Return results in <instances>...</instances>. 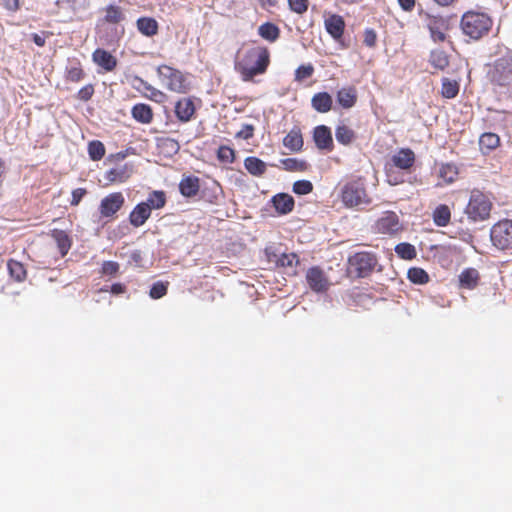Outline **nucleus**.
Instances as JSON below:
<instances>
[{
  "label": "nucleus",
  "mask_w": 512,
  "mask_h": 512,
  "mask_svg": "<svg viewBox=\"0 0 512 512\" xmlns=\"http://www.w3.org/2000/svg\"><path fill=\"white\" fill-rule=\"evenodd\" d=\"M270 64L269 50L264 46L243 47L237 52L235 70L241 79L250 82L257 75L264 74Z\"/></svg>",
  "instance_id": "1"
},
{
  "label": "nucleus",
  "mask_w": 512,
  "mask_h": 512,
  "mask_svg": "<svg viewBox=\"0 0 512 512\" xmlns=\"http://www.w3.org/2000/svg\"><path fill=\"white\" fill-rule=\"evenodd\" d=\"M488 78L499 93L512 92V53L496 58L488 69Z\"/></svg>",
  "instance_id": "2"
},
{
  "label": "nucleus",
  "mask_w": 512,
  "mask_h": 512,
  "mask_svg": "<svg viewBox=\"0 0 512 512\" xmlns=\"http://www.w3.org/2000/svg\"><path fill=\"white\" fill-rule=\"evenodd\" d=\"M493 209L492 194L485 193L480 189H472L468 203L465 207V214L473 222L488 220Z\"/></svg>",
  "instance_id": "3"
},
{
  "label": "nucleus",
  "mask_w": 512,
  "mask_h": 512,
  "mask_svg": "<svg viewBox=\"0 0 512 512\" xmlns=\"http://www.w3.org/2000/svg\"><path fill=\"white\" fill-rule=\"evenodd\" d=\"M340 199L345 207L354 208L371 203L365 182L362 178L351 179L345 182L340 190Z\"/></svg>",
  "instance_id": "4"
},
{
  "label": "nucleus",
  "mask_w": 512,
  "mask_h": 512,
  "mask_svg": "<svg viewBox=\"0 0 512 512\" xmlns=\"http://www.w3.org/2000/svg\"><path fill=\"white\" fill-rule=\"evenodd\" d=\"M491 27L492 19L485 13L468 11L461 19L463 33L474 40H478L486 35Z\"/></svg>",
  "instance_id": "5"
},
{
  "label": "nucleus",
  "mask_w": 512,
  "mask_h": 512,
  "mask_svg": "<svg viewBox=\"0 0 512 512\" xmlns=\"http://www.w3.org/2000/svg\"><path fill=\"white\" fill-rule=\"evenodd\" d=\"M157 73L162 85L169 91L184 94L190 89L187 78L178 69L168 65H160L157 68Z\"/></svg>",
  "instance_id": "6"
},
{
  "label": "nucleus",
  "mask_w": 512,
  "mask_h": 512,
  "mask_svg": "<svg viewBox=\"0 0 512 512\" xmlns=\"http://www.w3.org/2000/svg\"><path fill=\"white\" fill-rule=\"evenodd\" d=\"M377 263V256L373 252H356L348 258V270L357 278H365L374 271Z\"/></svg>",
  "instance_id": "7"
},
{
  "label": "nucleus",
  "mask_w": 512,
  "mask_h": 512,
  "mask_svg": "<svg viewBox=\"0 0 512 512\" xmlns=\"http://www.w3.org/2000/svg\"><path fill=\"white\" fill-rule=\"evenodd\" d=\"M492 245L501 251L512 250V220L503 219L490 230Z\"/></svg>",
  "instance_id": "8"
},
{
  "label": "nucleus",
  "mask_w": 512,
  "mask_h": 512,
  "mask_svg": "<svg viewBox=\"0 0 512 512\" xmlns=\"http://www.w3.org/2000/svg\"><path fill=\"white\" fill-rule=\"evenodd\" d=\"M102 16L97 21V27L108 26L117 31L122 26L121 35L124 34L123 23L126 22V10L116 3H110L101 9Z\"/></svg>",
  "instance_id": "9"
},
{
  "label": "nucleus",
  "mask_w": 512,
  "mask_h": 512,
  "mask_svg": "<svg viewBox=\"0 0 512 512\" xmlns=\"http://www.w3.org/2000/svg\"><path fill=\"white\" fill-rule=\"evenodd\" d=\"M375 233L383 235H395L402 230V224L394 211H385L373 225Z\"/></svg>",
  "instance_id": "10"
},
{
  "label": "nucleus",
  "mask_w": 512,
  "mask_h": 512,
  "mask_svg": "<svg viewBox=\"0 0 512 512\" xmlns=\"http://www.w3.org/2000/svg\"><path fill=\"white\" fill-rule=\"evenodd\" d=\"M125 198L121 192H113L105 196L99 204L101 219H114L117 212L122 209Z\"/></svg>",
  "instance_id": "11"
},
{
  "label": "nucleus",
  "mask_w": 512,
  "mask_h": 512,
  "mask_svg": "<svg viewBox=\"0 0 512 512\" xmlns=\"http://www.w3.org/2000/svg\"><path fill=\"white\" fill-rule=\"evenodd\" d=\"M265 254L268 262L275 264L276 267L288 269L292 274H296V267L300 262L296 253H277L272 248H266Z\"/></svg>",
  "instance_id": "12"
},
{
  "label": "nucleus",
  "mask_w": 512,
  "mask_h": 512,
  "mask_svg": "<svg viewBox=\"0 0 512 512\" xmlns=\"http://www.w3.org/2000/svg\"><path fill=\"white\" fill-rule=\"evenodd\" d=\"M306 281L309 288L316 293H325L330 288V281L319 266H313L306 272Z\"/></svg>",
  "instance_id": "13"
},
{
  "label": "nucleus",
  "mask_w": 512,
  "mask_h": 512,
  "mask_svg": "<svg viewBox=\"0 0 512 512\" xmlns=\"http://www.w3.org/2000/svg\"><path fill=\"white\" fill-rule=\"evenodd\" d=\"M313 140L319 150L331 152L334 149L332 132L326 125H318L313 129Z\"/></svg>",
  "instance_id": "14"
},
{
  "label": "nucleus",
  "mask_w": 512,
  "mask_h": 512,
  "mask_svg": "<svg viewBox=\"0 0 512 512\" xmlns=\"http://www.w3.org/2000/svg\"><path fill=\"white\" fill-rule=\"evenodd\" d=\"M174 113L176 118L182 123L191 121L196 113V106L193 98L184 97L179 99L175 103Z\"/></svg>",
  "instance_id": "15"
},
{
  "label": "nucleus",
  "mask_w": 512,
  "mask_h": 512,
  "mask_svg": "<svg viewBox=\"0 0 512 512\" xmlns=\"http://www.w3.org/2000/svg\"><path fill=\"white\" fill-rule=\"evenodd\" d=\"M415 161L416 155L410 148H401L391 157L392 165L405 171L410 170L414 166Z\"/></svg>",
  "instance_id": "16"
},
{
  "label": "nucleus",
  "mask_w": 512,
  "mask_h": 512,
  "mask_svg": "<svg viewBox=\"0 0 512 512\" xmlns=\"http://www.w3.org/2000/svg\"><path fill=\"white\" fill-rule=\"evenodd\" d=\"M131 174L132 169L128 165L111 168L103 175L104 186L124 183L130 178Z\"/></svg>",
  "instance_id": "17"
},
{
  "label": "nucleus",
  "mask_w": 512,
  "mask_h": 512,
  "mask_svg": "<svg viewBox=\"0 0 512 512\" xmlns=\"http://www.w3.org/2000/svg\"><path fill=\"white\" fill-rule=\"evenodd\" d=\"M480 279V273L476 268H465L458 275V287L464 290H474L478 287Z\"/></svg>",
  "instance_id": "18"
},
{
  "label": "nucleus",
  "mask_w": 512,
  "mask_h": 512,
  "mask_svg": "<svg viewBox=\"0 0 512 512\" xmlns=\"http://www.w3.org/2000/svg\"><path fill=\"white\" fill-rule=\"evenodd\" d=\"M93 62L106 72L113 71L117 66V58L105 49L97 48L92 53Z\"/></svg>",
  "instance_id": "19"
},
{
  "label": "nucleus",
  "mask_w": 512,
  "mask_h": 512,
  "mask_svg": "<svg viewBox=\"0 0 512 512\" xmlns=\"http://www.w3.org/2000/svg\"><path fill=\"white\" fill-rule=\"evenodd\" d=\"M324 26L327 33L334 39L342 38L345 31V21L342 16L332 14L324 20Z\"/></svg>",
  "instance_id": "20"
},
{
  "label": "nucleus",
  "mask_w": 512,
  "mask_h": 512,
  "mask_svg": "<svg viewBox=\"0 0 512 512\" xmlns=\"http://www.w3.org/2000/svg\"><path fill=\"white\" fill-rule=\"evenodd\" d=\"M271 203L279 215H286L293 211L294 198L287 193H278L271 199Z\"/></svg>",
  "instance_id": "21"
},
{
  "label": "nucleus",
  "mask_w": 512,
  "mask_h": 512,
  "mask_svg": "<svg viewBox=\"0 0 512 512\" xmlns=\"http://www.w3.org/2000/svg\"><path fill=\"white\" fill-rule=\"evenodd\" d=\"M200 190V179L197 176H184L179 183V191L186 198L195 197Z\"/></svg>",
  "instance_id": "22"
},
{
  "label": "nucleus",
  "mask_w": 512,
  "mask_h": 512,
  "mask_svg": "<svg viewBox=\"0 0 512 512\" xmlns=\"http://www.w3.org/2000/svg\"><path fill=\"white\" fill-rule=\"evenodd\" d=\"M283 145L291 152H299L304 145L303 136L299 127H293L283 138Z\"/></svg>",
  "instance_id": "23"
},
{
  "label": "nucleus",
  "mask_w": 512,
  "mask_h": 512,
  "mask_svg": "<svg viewBox=\"0 0 512 512\" xmlns=\"http://www.w3.org/2000/svg\"><path fill=\"white\" fill-rule=\"evenodd\" d=\"M151 211L144 205V203H138L133 210L129 214V222L130 224L138 228L146 223V221L150 218Z\"/></svg>",
  "instance_id": "24"
},
{
  "label": "nucleus",
  "mask_w": 512,
  "mask_h": 512,
  "mask_svg": "<svg viewBox=\"0 0 512 512\" xmlns=\"http://www.w3.org/2000/svg\"><path fill=\"white\" fill-rule=\"evenodd\" d=\"M86 77L82 63L78 59H74L65 68L64 78L67 82L79 83Z\"/></svg>",
  "instance_id": "25"
},
{
  "label": "nucleus",
  "mask_w": 512,
  "mask_h": 512,
  "mask_svg": "<svg viewBox=\"0 0 512 512\" xmlns=\"http://www.w3.org/2000/svg\"><path fill=\"white\" fill-rule=\"evenodd\" d=\"M427 27L435 42H443L446 39L445 21L442 18L429 17Z\"/></svg>",
  "instance_id": "26"
},
{
  "label": "nucleus",
  "mask_w": 512,
  "mask_h": 512,
  "mask_svg": "<svg viewBox=\"0 0 512 512\" xmlns=\"http://www.w3.org/2000/svg\"><path fill=\"white\" fill-rule=\"evenodd\" d=\"M337 102L344 109L352 108L357 102V91L355 87H344L337 92Z\"/></svg>",
  "instance_id": "27"
},
{
  "label": "nucleus",
  "mask_w": 512,
  "mask_h": 512,
  "mask_svg": "<svg viewBox=\"0 0 512 512\" xmlns=\"http://www.w3.org/2000/svg\"><path fill=\"white\" fill-rule=\"evenodd\" d=\"M333 99L327 92H318L311 99L312 107L319 113H327L331 110Z\"/></svg>",
  "instance_id": "28"
},
{
  "label": "nucleus",
  "mask_w": 512,
  "mask_h": 512,
  "mask_svg": "<svg viewBox=\"0 0 512 512\" xmlns=\"http://www.w3.org/2000/svg\"><path fill=\"white\" fill-rule=\"evenodd\" d=\"M500 146V137L496 133L485 132L479 138V148L482 154L487 155Z\"/></svg>",
  "instance_id": "29"
},
{
  "label": "nucleus",
  "mask_w": 512,
  "mask_h": 512,
  "mask_svg": "<svg viewBox=\"0 0 512 512\" xmlns=\"http://www.w3.org/2000/svg\"><path fill=\"white\" fill-rule=\"evenodd\" d=\"M132 117L139 123L150 124L153 120L152 108L144 103H138L131 109Z\"/></svg>",
  "instance_id": "30"
},
{
  "label": "nucleus",
  "mask_w": 512,
  "mask_h": 512,
  "mask_svg": "<svg viewBox=\"0 0 512 512\" xmlns=\"http://www.w3.org/2000/svg\"><path fill=\"white\" fill-rule=\"evenodd\" d=\"M244 167L249 174L262 177L267 171L266 163L258 157L249 156L244 159Z\"/></svg>",
  "instance_id": "31"
},
{
  "label": "nucleus",
  "mask_w": 512,
  "mask_h": 512,
  "mask_svg": "<svg viewBox=\"0 0 512 512\" xmlns=\"http://www.w3.org/2000/svg\"><path fill=\"white\" fill-rule=\"evenodd\" d=\"M136 26L138 31L147 37L155 36L159 30L158 22L152 17H140Z\"/></svg>",
  "instance_id": "32"
},
{
  "label": "nucleus",
  "mask_w": 512,
  "mask_h": 512,
  "mask_svg": "<svg viewBox=\"0 0 512 512\" xmlns=\"http://www.w3.org/2000/svg\"><path fill=\"white\" fill-rule=\"evenodd\" d=\"M51 236L56 242L61 256H66L72 245V240L69 235L64 230L54 229L52 230Z\"/></svg>",
  "instance_id": "33"
},
{
  "label": "nucleus",
  "mask_w": 512,
  "mask_h": 512,
  "mask_svg": "<svg viewBox=\"0 0 512 512\" xmlns=\"http://www.w3.org/2000/svg\"><path fill=\"white\" fill-rule=\"evenodd\" d=\"M167 202L166 193L162 190H154L149 193L146 201H143L144 205L148 207L150 211L159 210L165 207Z\"/></svg>",
  "instance_id": "34"
},
{
  "label": "nucleus",
  "mask_w": 512,
  "mask_h": 512,
  "mask_svg": "<svg viewBox=\"0 0 512 512\" xmlns=\"http://www.w3.org/2000/svg\"><path fill=\"white\" fill-rule=\"evenodd\" d=\"M438 176L442 180L439 185L452 184L457 179L458 168L452 163H443L440 165Z\"/></svg>",
  "instance_id": "35"
},
{
  "label": "nucleus",
  "mask_w": 512,
  "mask_h": 512,
  "mask_svg": "<svg viewBox=\"0 0 512 512\" xmlns=\"http://www.w3.org/2000/svg\"><path fill=\"white\" fill-rule=\"evenodd\" d=\"M335 137L338 143L344 146L352 144L357 138L355 131L345 124H340L336 127Z\"/></svg>",
  "instance_id": "36"
},
{
  "label": "nucleus",
  "mask_w": 512,
  "mask_h": 512,
  "mask_svg": "<svg viewBox=\"0 0 512 512\" xmlns=\"http://www.w3.org/2000/svg\"><path fill=\"white\" fill-rule=\"evenodd\" d=\"M432 218L436 226L446 227L451 221V210L446 204H440L434 209Z\"/></svg>",
  "instance_id": "37"
},
{
  "label": "nucleus",
  "mask_w": 512,
  "mask_h": 512,
  "mask_svg": "<svg viewBox=\"0 0 512 512\" xmlns=\"http://www.w3.org/2000/svg\"><path fill=\"white\" fill-rule=\"evenodd\" d=\"M10 276L17 282H22L27 277L25 266L20 261L10 259L7 263Z\"/></svg>",
  "instance_id": "38"
},
{
  "label": "nucleus",
  "mask_w": 512,
  "mask_h": 512,
  "mask_svg": "<svg viewBox=\"0 0 512 512\" xmlns=\"http://www.w3.org/2000/svg\"><path fill=\"white\" fill-rule=\"evenodd\" d=\"M259 35L270 42H274L279 37V28L270 22L263 23L258 28Z\"/></svg>",
  "instance_id": "39"
},
{
  "label": "nucleus",
  "mask_w": 512,
  "mask_h": 512,
  "mask_svg": "<svg viewBox=\"0 0 512 512\" xmlns=\"http://www.w3.org/2000/svg\"><path fill=\"white\" fill-rule=\"evenodd\" d=\"M429 62L439 70H444L449 66V57L443 50H434L430 54Z\"/></svg>",
  "instance_id": "40"
},
{
  "label": "nucleus",
  "mask_w": 512,
  "mask_h": 512,
  "mask_svg": "<svg viewBox=\"0 0 512 512\" xmlns=\"http://www.w3.org/2000/svg\"><path fill=\"white\" fill-rule=\"evenodd\" d=\"M407 277L413 284L424 285L429 282L428 273L420 267H412L407 272Z\"/></svg>",
  "instance_id": "41"
},
{
  "label": "nucleus",
  "mask_w": 512,
  "mask_h": 512,
  "mask_svg": "<svg viewBox=\"0 0 512 512\" xmlns=\"http://www.w3.org/2000/svg\"><path fill=\"white\" fill-rule=\"evenodd\" d=\"M459 93V84L455 80L444 78L442 81L441 95L444 98L452 99L455 98Z\"/></svg>",
  "instance_id": "42"
},
{
  "label": "nucleus",
  "mask_w": 512,
  "mask_h": 512,
  "mask_svg": "<svg viewBox=\"0 0 512 512\" xmlns=\"http://www.w3.org/2000/svg\"><path fill=\"white\" fill-rule=\"evenodd\" d=\"M143 86H144V92H143L144 97H146L152 101H155L157 103H163L166 101L167 95L164 92H162L161 90L151 86L147 82H143Z\"/></svg>",
  "instance_id": "43"
},
{
  "label": "nucleus",
  "mask_w": 512,
  "mask_h": 512,
  "mask_svg": "<svg viewBox=\"0 0 512 512\" xmlns=\"http://www.w3.org/2000/svg\"><path fill=\"white\" fill-rule=\"evenodd\" d=\"M281 164L286 171L303 172L307 170L308 164L305 160H298L296 158H285L281 160Z\"/></svg>",
  "instance_id": "44"
},
{
  "label": "nucleus",
  "mask_w": 512,
  "mask_h": 512,
  "mask_svg": "<svg viewBox=\"0 0 512 512\" xmlns=\"http://www.w3.org/2000/svg\"><path fill=\"white\" fill-rule=\"evenodd\" d=\"M105 146L99 140H93L88 144V154L91 160L99 161L105 155Z\"/></svg>",
  "instance_id": "45"
},
{
  "label": "nucleus",
  "mask_w": 512,
  "mask_h": 512,
  "mask_svg": "<svg viewBox=\"0 0 512 512\" xmlns=\"http://www.w3.org/2000/svg\"><path fill=\"white\" fill-rule=\"evenodd\" d=\"M396 254L405 260H411L416 257L415 247L410 243H399L395 247Z\"/></svg>",
  "instance_id": "46"
},
{
  "label": "nucleus",
  "mask_w": 512,
  "mask_h": 512,
  "mask_svg": "<svg viewBox=\"0 0 512 512\" xmlns=\"http://www.w3.org/2000/svg\"><path fill=\"white\" fill-rule=\"evenodd\" d=\"M217 158L223 163H233L235 161V150L229 146L221 145L217 150Z\"/></svg>",
  "instance_id": "47"
},
{
  "label": "nucleus",
  "mask_w": 512,
  "mask_h": 512,
  "mask_svg": "<svg viewBox=\"0 0 512 512\" xmlns=\"http://www.w3.org/2000/svg\"><path fill=\"white\" fill-rule=\"evenodd\" d=\"M168 282H162L158 281L153 283V285L150 288L149 296L152 299H160L164 297L167 294L168 291Z\"/></svg>",
  "instance_id": "48"
},
{
  "label": "nucleus",
  "mask_w": 512,
  "mask_h": 512,
  "mask_svg": "<svg viewBox=\"0 0 512 512\" xmlns=\"http://www.w3.org/2000/svg\"><path fill=\"white\" fill-rule=\"evenodd\" d=\"M314 73V67L312 64L300 65L295 70V81L302 82L310 78Z\"/></svg>",
  "instance_id": "49"
},
{
  "label": "nucleus",
  "mask_w": 512,
  "mask_h": 512,
  "mask_svg": "<svg viewBox=\"0 0 512 512\" xmlns=\"http://www.w3.org/2000/svg\"><path fill=\"white\" fill-rule=\"evenodd\" d=\"M292 190L298 195H307L312 192L313 184L309 180H298L294 182Z\"/></svg>",
  "instance_id": "50"
},
{
  "label": "nucleus",
  "mask_w": 512,
  "mask_h": 512,
  "mask_svg": "<svg viewBox=\"0 0 512 512\" xmlns=\"http://www.w3.org/2000/svg\"><path fill=\"white\" fill-rule=\"evenodd\" d=\"M291 11L297 14H304L308 10L309 0H288Z\"/></svg>",
  "instance_id": "51"
},
{
  "label": "nucleus",
  "mask_w": 512,
  "mask_h": 512,
  "mask_svg": "<svg viewBox=\"0 0 512 512\" xmlns=\"http://www.w3.org/2000/svg\"><path fill=\"white\" fill-rule=\"evenodd\" d=\"M95 92V88L93 84H87L83 86L76 94V98L80 101L87 102L89 101Z\"/></svg>",
  "instance_id": "52"
},
{
  "label": "nucleus",
  "mask_w": 512,
  "mask_h": 512,
  "mask_svg": "<svg viewBox=\"0 0 512 512\" xmlns=\"http://www.w3.org/2000/svg\"><path fill=\"white\" fill-rule=\"evenodd\" d=\"M363 43L369 48H374L377 44V33L372 28H367L363 33Z\"/></svg>",
  "instance_id": "53"
},
{
  "label": "nucleus",
  "mask_w": 512,
  "mask_h": 512,
  "mask_svg": "<svg viewBox=\"0 0 512 512\" xmlns=\"http://www.w3.org/2000/svg\"><path fill=\"white\" fill-rule=\"evenodd\" d=\"M120 269L119 263L115 261H104L101 267V272L104 275L115 276Z\"/></svg>",
  "instance_id": "54"
},
{
  "label": "nucleus",
  "mask_w": 512,
  "mask_h": 512,
  "mask_svg": "<svg viewBox=\"0 0 512 512\" xmlns=\"http://www.w3.org/2000/svg\"><path fill=\"white\" fill-rule=\"evenodd\" d=\"M255 128L252 124H244L235 135L238 139L249 140L254 136Z\"/></svg>",
  "instance_id": "55"
},
{
  "label": "nucleus",
  "mask_w": 512,
  "mask_h": 512,
  "mask_svg": "<svg viewBox=\"0 0 512 512\" xmlns=\"http://www.w3.org/2000/svg\"><path fill=\"white\" fill-rule=\"evenodd\" d=\"M86 194H87V190L85 188L74 189L71 193L70 205L78 206Z\"/></svg>",
  "instance_id": "56"
},
{
  "label": "nucleus",
  "mask_w": 512,
  "mask_h": 512,
  "mask_svg": "<svg viewBox=\"0 0 512 512\" xmlns=\"http://www.w3.org/2000/svg\"><path fill=\"white\" fill-rule=\"evenodd\" d=\"M0 5L10 12H16L20 8V0H0Z\"/></svg>",
  "instance_id": "57"
},
{
  "label": "nucleus",
  "mask_w": 512,
  "mask_h": 512,
  "mask_svg": "<svg viewBox=\"0 0 512 512\" xmlns=\"http://www.w3.org/2000/svg\"><path fill=\"white\" fill-rule=\"evenodd\" d=\"M400 7L407 12L414 9L416 0H398Z\"/></svg>",
  "instance_id": "58"
},
{
  "label": "nucleus",
  "mask_w": 512,
  "mask_h": 512,
  "mask_svg": "<svg viewBox=\"0 0 512 512\" xmlns=\"http://www.w3.org/2000/svg\"><path fill=\"white\" fill-rule=\"evenodd\" d=\"M127 291V287L122 283H114L110 288V292L115 295L123 294Z\"/></svg>",
  "instance_id": "59"
},
{
  "label": "nucleus",
  "mask_w": 512,
  "mask_h": 512,
  "mask_svg": "<svg viewBox=\"0 0 512 512\" xmlns=\"http://www.w3.org/2000/svg\"><path fill=\"white\" fill-rule=\"evenodd\" d=\"M32 40L39 47H43L46 43V38L37 33L32 34Z\"/></svg>",
  "instance_id": "60"
},
{
  "label": "nucleus",
  "mask_w": 512,
  "mask_h": 512,
  "mask_svg": "<svg viewBox=\"0 0 512 512\" xmlns=\"http://www.w3.org/2000/svg\"><path fill=\"white\" fill-rule=\"evenodd\" d=\"M259 5L263 9H269L271 7H275L277 5V0H258Z\"/></svg>",
  "instance_id": "61"
},
{
  "label": "nucleus",
  "mask_w": 512,
  "mask_h": 512,
  "mask_svg": "<svg viewBox=\"0 0 512 512\" xmlns=\"http://www.w3.org/2000/svg\"><path fill=\"white\" fill-rule=\"evenodd\" d=\"M5 173V162L2 158H0V186L3 182V175Z\"/></svg>",
  "instance_id": "62"
},
{
  "label": "nucleus",
  "mask_w": 512,
  "mask_h": 512,
  "mask_svg": "<svg viewBox=\"0 0 512 512\" xmlns=\"http://www.w3.org/2000/svg\"><path fill=\"white\" fill-rule=\"evenodd\" d=\"M437 4L441 6H447L451 4L454 0H434Z\"/></svg>",
  "instance_id": "63"
},
{
  "label": "nucleus",
  "mask_w": 512,
  "mask_h": 512,
  "mask_svg": "<svg viewBox=\"0 0 512 512\" xmlns=\"http://www.w3.org/2000/svg\"><path fill=\"white\" fill-rule=\"evenodd\" d=\"M388 177H389V183L392 185H397V184L403 182V180H399V179H397V177H394V179L392 180V175H388Z\"/></svg>",
  "instance_id": "64"
}]
</instances>
